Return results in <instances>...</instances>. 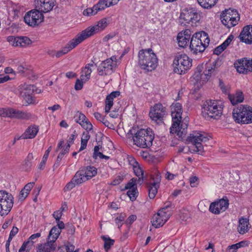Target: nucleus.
<instances>
[{
	"label": "nucleus",
	"instance_id": "nucleus-1",
	"mask_svg": "<svg viewBox=\"0 0 252 252\" xmlns=\"http://www.w3.org/2000/svg\"><path fill=\"white\" fill-rule=\"evenodd\" d=\"M127 134H131L134 144L141 148H150L155 137L154 133L150 128L136 130L133 127Z\"/></svg>",
	"mask_w": 252,
	"mask_h": 252
},
{
	"label": "nucleus",
	"instance_id": "nucleus-2",
	"mask_svg": "<svg viewBox=\"0 0 252 252\" xmlns=\"http://www.w3.org/2000/svg\"><path fill=\"white\" fill-rule=\"evenodd\" d=\"M158 60L151 49H142L138 53V64L142 69L152 71L158 65Z\"/></svg>",
	"mask_w": 252,
	"mask_h": 252
},
{
	"label": "nucleus",
	"instance_id": "nucleus-3",
	"mask_svg": "<svg viewBox=\"0 0 252 252\" xmlns=\"http://www.w3.org/2000/svg\"><path fill=\"white\" fill-rule=\"evenodd\" d=\"M210 39L208 34L201 31L194 33L191 38L189 44L190 51L194 54L202 53L209 45Z\"/></svg>",
	"mask_w": 252,
	"mask_h": 252
},
{
	"label": "nucleus",
	"instance_id": "nucleus-4",
	"mask_svg": "<svg viewBox=\"0 0 252 252\" xmlns=\"http://www.w3.org/2000/svg\"><path fill=\"white\" fill-rule=\"evenodd\" d=\"M235 122L240 124L252 123V107L247 105H240L233 110Z\"/></svg>",
	"mask_w": 252,
	"mask_h": 252
},
{
	"label": "nucleus",
	"instance_id": "nucleus-5",
	"mask_svg": "<svg viewBox=\"0 0 252 252\" xmlns=\"http://www.w3.org/2000/svg\"><path fill=\"white\" fill-rule=\"evenodd\" d=\"M59 235V231L55 227L52 228L47 236L46 242L38 244L36 248V252H54L57 246L56 241Z\"/></svg>",
	"mask_w": 252,
	"mask_h": 252
},
{
	"label": "nucleus",
	"instance_id": "nucleus-6",
	"mask_svg": "<svg viewBox=\"0 0 252 252\" xmlns=\"http://www.w3.org/2000/svg\"><path fill=\"white\" fill-rule=\"evenodd\" d=\"M203 116L208 119H218L222 113V107L215 100H207L202 106Z\"/></svg>",
	"mask_w": 252,
	"mask_h": 252
},
{
	"label": "nucleus",
	"instance_id": "nucleus-7",
	"mask_svg": "<svg viewBox=\"0 0 252 252\" xmlns=\"http://www.w3.org/2000/svg\"><path fill=\"white\" fill-rule=\"evenodd\" d=\"M192 59L185 54L176 56L173 61L174 71L179 74H185L192 66Z\"/></svg>",
	"mask_w": 252,
	"mask_h": 252
},
{
	"label": "nucleus",
	"instance_id": "nucleus-8",
	"mask_svg": "<svg viewBox=\"0 0 252 252\" xmlns=\"http://www.w3.org/2000/svg\"><path fill=\"white\" fill-rule=\"evenodd\" d=\"M221 21L223 25L227 28L236 26L240 20L238 11L235 9H225L220 15Z\"/></svg>",
	"mask_w": 252,
	"mask_h": 252
},
{
	"label": "nucleus",
	"instance_id": "nucleus-9",
	"mask_svg": "<svg viewBox=\"0 0 252 252\" xmlns=\"http://www.w3.org/2000/svg\"><path fill=\"white\" fill-rule=\"evenodd\" d=\"M13 197L5 190H0V215L8 214L13 206Z\"/></svg>",
	"mask_w": 252,
	"mask_h": 252
},
{
	"label": "nucleus",
	"instance_id": "nucleus-10",
	"mask_svg": "<svg viewBox=\"0 0 252 252\" xmlns=\"http://www.w3.org/2000/svg\"><path fill=\"white\" fill-rule=\"evenodd\" d=\"M0 115L4 117L22 120H29L32 118V114L31 113L10 107L0 109Z\"/></svg>",
	"mask_w": 252,
	"mask_h": 252
},
{
	"label": "nucleus",
	"instance_id": "nucleus-11",
	"mask_svg": "<svg viewBox=\"0 0 252 252\" xmlns=\"http://www.w3.org/2000/svg\"><path fill=\"white\" fill-rule=\"evenodd\" d=\"M44 16L39 10L33 9L27 12L24 17L25 22L30 26L35 27L43 22Z\"/></svg>",
	"mask_w": 252,
	"mask_h": 252
},
{
	"label": "nucleus",
	"instance_id": "nucleus-12",
	"mask_svg": "<svg viewBox=\"0 0 252 252\" xmlns=\"http://www.w3.org/2000/svg\"><path fill=\"white\" fill-rule=\"evenodd\" d=\"M216 64V62H214L213 64H210V66L207 65L205 70L203 72V73L194 72L192 76L193 79H194L196 82H199L200 84H203L208 81L212 74L215 75L217 73Z\"/></svg>",
	"mask_w": 252,
	"mask_h": 252
},
{
	"label": "nucleus",
	"instance_id": "nucleus-13",
	"mask_svg": "<svg viewBox=\"0 0 252 252\" xmlns=\"http://www.w3.org/2000/svg\"><path fill=\"white\" fill-rule=\"evenodd\" d=\"M209 140L205 133L197 132L190 134L187 138V141L195 146L193 151L200 153L203 152V147L202 142H205Z\"/></svg>",
	"mask_w": 252,
	"mask_h": 252
},
{
	"label": "nucleus",
	"instance_id": "nucleus-14",
	"mask_svg": "<svg viewBox=\"0 0 252 252\" xmlns=\"http://www.w3.org/2000/svg\"><path fill=\"white\" fill-rule=\"evenodd\" d=\"M107 25L106 19L103 18L98 22L97 25L87 28L78 35L83 41L95 33L103 30L107 27Z\"/></svg>",
	"mask_w": 252,
	"mask_h": 252
},
{
	"label": "nucleus",
	"instance_id": "nucleus-15",
	"mask_svg": "<svg viewBox=\"0 0 252 252\" xmlns=\"http://www.w3.org/2000/svg\"><path fill=\"white\" fill-rule=\"evenodd\" d=\"M166 113V108L162 104L158 103L151 108L149 116L152 120L159 124L163 123L162 119Z\"/></svg>",
	"mask_w": 252,
	"mask_h": 252
},
{
	"label": "nucleus",
	"instance_id": "nucleus-16",
	"mask_svg": "<svg viewBox=\"0 0 252 252\" xmlns=\"http://www.w3.org/2000/svg\"><path fill=\"white\" fill-rule=\"evenodd\" d=\"M234 65L239 73L248 74L252 71V59L247 58L239 59L234 63Z\"/></svg>",
	"mask_w": 252,
	"mask_h": 252
},
{
	"label": "nucleus",
	"instance_id": "nucleus-17",
	"mask_svg": "<svg viewBox=\"0 0 252 252\" xmlns=\"http://www.w3.org/2000/svg\"><path fill=\"white\" fill-rule=\"evenodd\" d=\"M171 116L173 123L171 130L178 126V123L181 122L183 112L182 104L178 102L173 103L171 106Z\"/></svg>",
	"mask_w": 252,
	"mask_h": 252
},
{
	"label": "nucleus",
	"instance_id": "nucleus-18",
	"mask_svg": "<svg viewBox=\"0 0 252 252\" xmlns=\"http://www.w3.org/2000/svg\"><path fill=\"white\" fill-rule=\"evenodd\" d=\"M228 206V200L222 198L211 203L209 207V211L214 214L218 215L220 212L225 211Z\"/></svg>",
	"mask_w": 252,
	"mask_h": 252
},
{
	"label": "nucleus",
	"instance_id": "nucleus-19",
	"mask_svg": "<svg viewBox=\"0 0 252 252\" xmlns=\"http://www.w3.org/2000/svg\"><path fill=\"white\" fill-rule=\"evenodd\" d=\"M169 218V214L163 210H159L158 212L155 214L151 220L152 225L158 228L163 225Z\"/></svg>",
	"mask_w": 252,
	"mask_h": 252
},
{
	"label": "nucleus",
	"instance_id": "nucleus-20",
	"mask_svg": "<svg viewBox=\"0 0 252 252\" xmlns=\"http://www.w3.org/2000/svg\"><path fill=\"white\" fill-rule=\"evenodd\" d=\"M20 94L22 97L28 104L33 102L32 94L35 91V87L33 85L24 84L20 87Z\"/></svg>",
	"mask_w": 252,
	"mask_h": 252
},
{
	"label": "nucleus",
	"instance_id": "nucleus-21",
	"mask_svg": "<svg viewBox=\"0 0 252 252\" xmlns=\"http://www.w3.org/2000/svg\"><path fill=\"white\" fill-rule=\"evenodd\" d=\"M7 40L14 47H26L32 43L31 40L27 36H9Z\"/></svg>",
	"mask_w": 252,
	"mask_h": 252
},
{
	"label": "nucleus",
	"instance_id": "nucleus-22",
	"mask_svg": "<svg viewBox=\"0 0 252 252\" xmlns=\"http://www.w3.org/2000/svg\"><path fill=\"white\" fill-rule=\"evenodd\" d=\"M192 32L189 29H186L180 32L177 35V40L180 47L186 48L190 44Z\"/></svg>",
	"mask_w": 252,
	"mask_h": 252
},
{
	"label": "nucleus",
	"instance_id": "nucleus-23",
	"mask_svg": "<svg viewBox=\"0 0 252 252\" xmlns=\"http://www.w3.org/2000/svg\"><path fill=\"white\" fill-rule=\"evenodd\" d=\"M82 41V39L81 38L80 36L78 34L75 38L70 40L69 43L66 44L65 47L57 52L56 54V57L60 58L63 55L67 53Z\"/></svg>",
	"mask_w": 252,
	"mask_h": 252
},
{
	"label": "nucleus",
	"instance_id": "nucleus-24",
	"mask_svg": "<svg viewBox=\"0 0 252 252\" xmlns=\"http://www.w3.org/2000/svg\"><path fill=\"white\" fill-rule=\"evenodd\" d=\"M110 6L108 5L105 0H99V1L92 8H88L83 11L85 16H92L95 15L98 11L104 9L105 7Z\"/></svg>",
	"mask_w": 252,
	"mask_h": 252
},
{
	"label": "nucleus",
	"instance_id": "nucleus-25",
	"mask_svg": "<svg viewBox=\"0 0 252 252\" xmlns=\"http://www.w3.org/2000/svg\"><path fill=\"white\" fill-rule=\"evenodd\" d=\"M114 68L113 65L109 64L105 60L98 66L97 73L100 76L109 75L114 72Z\"/></svg>",
	"mask_w": 252,
	"mask_h": 252
},
{
	"label": "nucleus",
	"instance_id": "nucleus-26",
	"mask_svg": "<svg viewBox=\"0 0 252 252\" xmlns=\"http://www.w3.org/2000/svg\"><path fill=\"white\" fill-rule=\"evenodd\" d=\"M239 37L241 40L247 44H252V26L248 25L244 27Z\"/></svg>",
	"mask_w": 252,
	"mask_h": 252
},
{
	"label": "nucleus",
	"instance_id": "nucleus-27",
	"mask_svg": "<svg viewBox=\"0 0 252 252\" xmlns=\"http://www.w3.org/2000/svg\"><path fill=\"white\" fill-rule=\"evenodd\" d=\"M37 1L39 10L41 13L50 12L56 3V0H38Z\"/></svg>",
	"mask_w": 252,
	"mask_h": 252
},
{
	"label": "nucleus",
	"instance_id": "nucleus-28",
	"mask_svg": "<svg viewBox=\"0 0 252 252\" xmlns=\"http://www.w3.org/2000/svg\"><path fill=\"white\" fill-rule=\"evenodd\" d=\"M153 182L149 183L147 184V187L149 191V197L150 199L155 198L158 192V189L159 188V183L160 181V178L158 176L157 177L156 180L153 178Z\"/></svg>",
	"mask_w": 252,
	"mask_h": 252
},
{
	"label": "nucleus",
	"instance_id": "nucleus-29",
	"mask_svg": "<svg viewBox=\"0 0 252 252\" xmlns=\"http://www.w3.org/2000/svg\"><path fill=\"white\" fill-rule=\"evenodd\" d=\"M178 126H176V128H173V130H171V127L170 132L172 134L176 133L179 138H182L187 133L188 125L186 123H181V122L178 123Z\"/></svg>",
	"mask_w": 252,
	"mask_h": 252
},
{
	"label": "nucleus",
	"instance_id": "nucleus-30",
	"mask_svg": "<svg viewBox=\"0 0 252 252\" xmlns=\"http://www.w3.org/2000/svg\"><path fill=\"white\" fill-rule=\"evenodd\" d=\"M41 236L40 233H36L32 235L28 239L27 241L25 242L22 246V249H25L24 247L27 248V251H30L33 246L34 244L37 241V239Z\"/></svg>",
	"mask_w": 252,
	"mask_h": 252
},
{
	"label": "nucleus",
	"instance_id": "nucleus-31",
	"mask_svg": "<svg viewBox=\"0 0 252 252\" xmlns=\"http://www.w3.org/2000/svg\"><path fill=\"white\" fill-rule=\"evenodd\" d=\"M38 126L33 125L30 126L23 134L21 137L22 139H32L36 135L38 131Z\"/></svg>",
	"mask_w": 252,
	"mask_h": 252
},
{
	"label": "nucleus",
	"instance_id": "nucleus-32",
	"mask_svg": "<svg viewBox=\"0 0 252 252\" xmlns=\"http://www.w3.org/2000/svg\"><path fill=\"white\" fill-rule=\"evenodd\" d=\"M228 98L233 105L242 102L244 99L243 93L238 91L235 94H229Z\"/></svg>",
	"mask_w": 252,
	"mask_h": 252
},
{
	"label": "nucleus",
	"instance_id": "nucleus-33",
	"mask_svg": "<svg viewBox=\"0 0 252 252\" xmlns=\"http://www.w3.org/2000/svg\"><path fill=\"white\" fill-rule=\"evenodd\" d=\"M84 173H85V172H84L82 168H81L76 172L72 178L73 181L78 185L88 181L87 178Z\"/></svg>",
	"mask_w": 252,
	"mask_h": 252
},
{
	"label": "nucleus",
	"instance_id": "nucleus-34",
	"mask_svg": "<svg viewBox=\"0 0 252 252\" xmlns=\"http://www.w3.org/2000/svg\"><path fill=\"white\" fill-rule=\"evenodd\" d=\"M81 168L84 172H85L84 174L85 175L88 180L94 177L97 174V169L94 166H88Z\"/></svg>",
	"mask_w": 252,
	"mask_h": 252
},
{
	"label": "nucleus",
	"instance_id": "nucleus-35",
	"mask_svg": "<svg viewBox=\"0 0 252 252\" xmlns=\"http://www.w3.org/2000/svg\"><path fill=\"white\" fill-rule=\"evenodd\" d=\"M94 66V63H88L82 70V74L80 76L82 80H84V82L87 81L90 78L91 74L92 72L91 67Z\"/></svg>",
	"mask_w": 252,
	"mask_h": 252
},
{
	"label": "nucleus",
	"instance_id": "nucleus-36",
	"mask_svg": "<svg viewBox=\"0 0 252 252\" xmlns=\"http://www.w3.org/2000/svg\"><path fill=\"white\" fill-rule=\"evenodd\" d=\"M33 159L32 154L29 153L22 164V169L25 171H30L32 166V160Z\"/></svg>",
	"mask_w": 252,
	"mask_h": 252
},
{
	"label": "nucleus",
	"instance_id": "nucleus-37",
	"mask_svg": "<svg viewBox=\"0 0 252 252\" xmlns=\"http://www.w3.org/2000/svg\"><path fill=\"white\" fill-rule=\"evenodd\" d=\"M192 9H185L180 14L181 19H183L186 23L189 24L191 21V18L193 17L192 15Z\"/></svg>",
	"mask_w": 252,
	"mask_h": 252
},
{
	"label": "nucleus",
	"instance_id": "nucleus-38",
	"mask_svg": "<svg viewBox=\"0 0 252 252\" xmlns=\"http://www.w3.org/2000/svg\"><path fill=\"white\" fill-rule=\"evenodd\" d=\"M249 221L247 219L241 218L239 220L238 231L240 234H244L248 231Z\"/></svg>",
	"mask_w": 252,
	"mask_h": 252
},
{
	"label": "nucleus",
	"instance_id": "nucleus-39",
	"mask_svg": "<svg viewBox=\"0 0 252 252\" xmlns=\"http://www.w3.org/2000/svg\"><path fill=\"white\" fill-rule=\"evenodd\" d=\"M133 171L136 176L138 177L137 183L139 184H142L143 182L144 178V171L140 166L139 164L136 166H134Z\"/></svg>",
	"mask_w": 252,
	"mask_h": 252
},
{
	"label": "nucleus",
	"instance_id": "nucleus-40",
	"mask_svg": "<svg viewBox=\"0 0 252 252\" xmlns=\"http://www.w3.org/2000/svg\"><path fill=\"white\" fill-rule=\"evenodd\" d=\"M198 3L204 8L209 9L214 6L218 0H197Z\"/></svg>",
	"mask_w": 252,
	"mask_h": 252
},
{
	"label": "nucleus",
	"instance_id": "nucleus-41",
	"mask_svg": "<svg viewBox=\"0 0 252 252\" xmlns=\"http://www.w3.org/2000/svg\"><path fill=\"white\" fill-rule=\"evenodd\" d=\"M90 138V135L89 131H84L82 134L81 140V147L79 149V151H81L85 149L87 147V143L89 139Z\"/></svg>",
	"mask_w": 252,
	"mask_h": 252
},
{
	"label": "nucleus",
	"instance_id": "nucleus-42",
	"mask_svg": "<svg viewBox=\"0 0 252 252\" xmlns=\"http://www.w3.org/2000/svg\"><path fill=\"white\" fill-rule=\"evenodd\" d=\"M101 238L104 242V248L105 251L107 252L110 249L111 246L114 245V240L105 236H102Z\"/></svg>",
	"mask_w": 252,
	"mask_h": 252
},
{
	"label": "nucleus",
	"instance_id": "nucleus-43",
	"mask_svg": "<svg viewBox=\"0 0 252 252\" xmlns=\"http://www.w3.org/2000/svg\"><path fill=\"white\" fill-rule=\"evenodd\" d=\"M51 147H50L48 148V149L46 151L43 158L42 159L41 161L39 164L38 168L40 170H43L44 168L45 164L46 163V162L47 161V158L49 156V154L51 150Z\"/></svg>",
	"mask_w": 252,
	"mask_h": 252
},
{
	"label": "nucleus",
	"instance_id": "nucleus-44",
	"mask_svg": "<svg viewBox=\"0 0 252 252\" xmlns=\"http://www.w3.org/2000/svg\"><path fill=\"white\" fill-rule=\"evenodd\" d=\"M74 118L75 121L81 125V121L85 120L86 117L81 112L77 111L75 112Z\"/></svg>",
	"mask_w": 252,
	"mask_h": 252
},
{
	"label": "nucleus",
	"instance_id": "nucleus-45",
	"mask_svg": "<svg viewBox=\"0 0 252 252\" xmlns=\"http://www.w3.org/2000/svg\"><path fill=\"white\" fill-rule=\"evenodd\" d=\"M75 249V247L71 245H64L59 247L58 250V252H72Z\"/></svg>",
	"mask_w": 252,
	"mask_h": 252
},
{
	"label": "nucleus",
	"instance_id": "nucleus-46",
	"mask_svg": "<svg viewBox=\"0 0 252 252\" xmlns=\"http://www.w3.org/2000/svg\"><path fill=\"white\" fill-rule=\"evenodd\" d=\"M136 178H133L126 185L125 189H137Z\"/></svg>",
	"mask_w": 252,
	"mask_h": 252
},
{
	"label": "nucleus",
	"instance_id": "nucleus-47",
	"mask_svg": "<svg viewBox=\"0 0 252 252\" xmlns=\"http://www.w3.org/2000/svg\"><path fill=\"white\" fill-rule=\"evenodd\" d=\"M113 100L114 99H112V98L109 97V95L107 96L105 100V113H108L110 112V110L113 105Z\"/></svg>",
	"mask_w": 252,
	"mask_h": 252
},
{
	"label": "nucleus",
	"instance_id": "nucleus-48",
	"mask_svg": "<svg viewBox=\"0 0 252 252\" xmlns=\"http://www.w3.org/2000/svg\"><path fill=\"white\" fill-rule=\"evenodd\" d=\"M137 189H129L127 191V195L129 196L131 201H133L136 200L138 195Z\"/></svg>",
	"mask_w": 252,
	"mask_h": 252
},
{
	"label": "nucleus",
	"instance_id": "nucleus-49",
	"mask_svg": "<svg viewBox=\"0 0 252 252\" xmlns=\"http://www.w3.org/2000/svg\"><path fill=\"white\" fill-rule=\"evenodd\" d=\"M81 126L87 130V131H90L93 129V125L87 119L84 121H81Z\"/></svg>",
	"mask_w": 252,
	"mask_h": 252
},
{
	"label": "nucleus",
	"instance_id": "nucleus-50",
	"mask_svg": "<svg viewBox=\"0 0 252 252\" xmlns=\"http://www.w3.org/2000/svg\"><path fill=\"white\" fill-rule=\"evenodd\" d=\"M76 185H78L77 183L73 181V179L72 178L71 181L68 183L65 187H64V190H70L73 188H74Z\"/></svg>",
	"mask_w": 252,
	"mask_h": 252
},
{
	"label": "nucleus",
	"instance_id": "nucleus-51",
	"mask_svg": "<svg viewBox=\"0 0 252 252\" xmlns=\"http://www.w3.org/2000/svg\"><path fill=\"white\" fill-rule=\"evenodd\" d=\"M63 156H64V154L63 153H60V154L58 156L57 159H56V161H55V163H54V164L53 165L54 169L59 167V166L60 164V162H61L62 158H63Z\"/></svg>",
	"mask_w": 252,
	"mask_h": 252
},
{
	"label": "nucleus",
	"instance_id": "nucleus-52",
	"mask_svg": "<svg viewBox=\"0 0 252 252\" xmlns=\"http://www.w3.org/2000/svg\"><path fill=\"white\" fill-rule=\"evenodd\" d=\"M57 222V226H54L52 228L55 227L57 230L60 232V234L61 233V230L64 228V224L63 221L60 220L56 221Z\"/></svg>",
	"mask_w": 252,
	"mask_h": 252
},
{
	"label": "nucleus",
	"instance_id": "nucleus-53",
	"mask_svg": "<svg viewBox=\"0 0 252 252\" xmlns=\"http://www.w3.org/2000/svg\"><path fill=\"white\" fill-rule=\"evenodd\" d=\"M234 36L232 35H230L228 38L221 44L225 49L230 44L233 40Z\"/></svg>",
	"mask_w": 252,
	"mask_h": 252
},
{
	"label": "nucleus",
	"instance_id": "nucleus-54",
	"mask_svg": "<svg viewBox=\"0 0 252 252\" xmlns=\"http://www.w3.org/2000/svg\"><path fill=\"white\" fill-rule=\"evenodd\" d=\"M29 194V193L28 192H27L23 189L20 192L19 200H21V201L24 200L25 198L28 196Z\"/></svg>",
	"mask_w": 252,
	"mask_h": 252
},
{
	"label": "nucleus",
	"instance_id": "nucleus-55",
	"mask_svg": "<svg viewBox=\"0 0 252 252\" xmlns=\"http://www.w3.org/2000/svg\"><path fill=\"white\" fill-rule=\"evenodd\" d=\"M83 80H82L81 79L80 80L79 79H77L76 80L74 88L76 90H80L82 89L83 86Z\"/></svg>",
	"mask_w": 252,
	"mask_h": 252
},
{
	"label": "nucleus",
	"instance_id": "nucleus-56",
	"mask_svg": "<svg viewBox=\"0 0 252 252\" xmlns=\"http://www.w3.org/2000/svg\"><path fill=\"white\" fill-rule=\"evenodd\" d=\"M124 178L121 176H118L116 178L111 182V185L116 186L120 184L123 180Z\"/></svg>",
	"mask_w": 252,
	"mask_h": 252
},
{
	"label": "nucleus",
	"instance_id": "nucleus-57",
	"mask_svg": "<svg viewBox=\"0 0 252 252\" xmlns=\"http://www.w3.org/2000/svg\"><path fill=\"white\" fill-rule=\"evenodd\" d=\"M105 61L108 62L109 64L113 65V67H115L116 66L117 58L116 56H113L110 58L106 59Z\"/></svg>",
	"mask_w": 252,
	"mask_h": 252
},
{
	"label": "nucleus",
	"instance_id": "nucleus-58",
	"mask_svg": "<svg viewBox=\"0 0 252 252\" xmlns=\"http://www.w3.org/2000/svg\"><path fill=\"white\" fill-rule=\"evenodd\" d=\"M192 15L193 17L191 18L192 19L190 22L192 23H195L198 22L200 20V16L198 13H197L196 12H194V10H192Z\"/></svg>",
	"mask_w": 252,
	"mask_h": 252
},
{
	"label": "nucleus",
	"instance_id": "nucleus-59",
	"mask_svg": "<svg viewBox=\"0 0 252 252\" xmlns=\"http://www.w3.org/2000/svg\"><path fill=\"white\" fill-rule=\"evenodd\" d=\"M225 49L221 45H220L217 47L214 50V54L219 55Z\"/></svg>",
	"mask_w": 252,
	"mask_h": 252
},
{
	"label": "nucleus",
	"instance_id": "nucleus-60",
	"mask_svg": "<svg viewBox=\"0 0 252 252\" xmlns=\"http://www.w3.org/2000/svg\"><path fill=\"white\" fill-rule=\"evenodd\" d=\"M248 245V242L246 241H241L238 243H236L235 244H233V246L234 249L235 248H242V247H244L246 246H247Z\"/></svg>",
	"mask_w": 252,
	"mask_h": 252
},
{
	"label": "nucleus",
	"instance_id": "nucleus-61",
	"mask_svg": "<svg viewBox=\"0 0 252 252\" xmlns=\"http://www.w3.org/2000/svg\"><path fill=\"white\" fill-rule=\"evenodd\" d=\"M18 230L19 229L17 227L13 226L10 232V234L8 238H9L10 239H12L18 233Z\"/></svg>",
	"mask_w": 252,
	"mask_h": 252
},
{
	"label": "nucleus",
	"instance_id": "nucleus-62",
	"mask_svg": "<svg viewBox=\"0 0 252 252\" xmlns=\"http://www.w3.org/2000/svg\"><path fill=\"white\" fill-rule=\"evenodd\" d=\"M136 218L135 215H131L128 217L126 222L127 224H131L136 220Z\"/></svg>",
	"mask_w": 252,
	"mask_h": 252
},
{
	"label": "nucleus",
	"instance_id": "nucleus-63",
	"mask_svg": "<svg viewBox=\"0 0 252 252\" xmlns=\"http://www.w3.org/2000/svg\"><path fill=\"white\" fill-rule=\"evenodd\" d=\"M62 215L63 214L62 211H61L60 210H58L54 212L53 216L57 221L60 220L62 216Z\"/></svg>",
	"mask_w": 252,
	"mask_h": 252
},
{
	"label": "nucleus",
	"instance_id": "nucleus-64",
	"mask_svg": "<svg viewBox=\"0 0 252 252\" xmlns=\"http://www.w3.org/2000/svg\"><path fill=\"white\" fill-rule=\"evenodd\" d=\"M34 185V182L29 183L25 185L23 189L29 193L32 189Z\"/></svg>",
	"mask_w": 252,
	"mask_h": 252
}]
</instances>
